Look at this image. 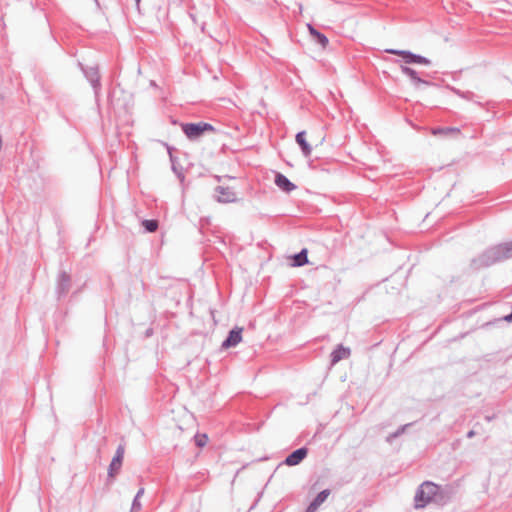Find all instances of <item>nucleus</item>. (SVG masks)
Instances as JSON below:
<instances>
[{"mask_svg": "<svg viewBox=\"0 0 512 512\" xmlns=\"http://www.w3.org/2000/svg\"><path fill=\"white\" fill-rule=\"evenodd\" d=\"M181 129L190 141L199 140L206 133L216 131L212 124L203 121L182 123Z\"/></svg>", "mask_w": 512, "mask_h": 512, "instance_id": "f03ea898", "label": "nucleus"}, {"mask_svg": "<svg viewBox=\"0 0 512 512\" xmlns=\"http://www.w3.org/2000/svg\"><path fill=\"white\" fill-rule=\"evenodd\" d=\"M144 494V488H140L138 492L136 493L133 502H132V510H140L141 509V502L140 497Z\"/></svg>", "mask_w": 512, "mask_h": 512, "instance_id": "a878e982", "label": "nucleus"}, {"mask_svg": "<svg viewBox=\"0 0 512 512\" xmlns=\"http://www.w3.org/2000/svg\"><path fill=\"white\" fill-rule=\"evenodd\" d=\"M134 1L136 2L137 5H139L141 0H134Z\"/></svg>", "mask_w": 512, "mask_h": 512, "instance_id": "473e14b6", "label": "nucleus"}, {"mask_svg": "<svg viewBox=\"0 0 512 512\" xmlns=\"http://www.w3.org/2000/svg\"><path fill=\"white\" fill-rule=\"evenodd\" d=\"M475 431L474 430H470L467 432L466 436L467 438H473L475 436Z\"/></svg>", "mask_w": 512, "mask_h": 512, "instance_id": "cd10ccee", "label": "nucleus"}, {"mask_svg": "<svg viewBox=\"0 0 512 512\" xmlns=\"http://www.w3.org/2000/svg\"><path fill=\"white\" fill-rule=\"evenodd\" d=\"M141 225L146 233H154L159 227V221L156 219H144Z\"/></svg>", "mask_w": 512, "mask_h": 512, "instance_id": "5701e85b", "label": "nucleus"}, {"mask_svg": "<svg viewBox=\"0 0 512 512\" xmlns=\"http://www.w3.org/2000/svg\"><path fill=\"white\" fill-rule=\"evenodd\" d=\"M3 98H4V96L0 93V99H3Z\"/></svg>", "mask_w": 512, "mask_h": 512, "instance_id": "f704fd0d", "label": "nucleus"}, {"mask_svg": "<svg viewBox=\"0 0 512 512\" xmlns=\"http://www.w3.org/2000/svg\"><path fill=\"white\" fill-rule=\"evenodd\" d=\"M495 417H496V416H495V414H493V415H486V416H485V420H486L487 422H491L492 420H494V419H495Z\"/></svg>", "mask_w": 512, "mask_h": 512, "instance_id": "bb28decb", "label": "nucleus"}, {"mask_svg": "<svg viewBox=\"0 0 512 512\" xmlns=\"http://www.w3.org/2000/svg\"><path fill=\"white\" fill-rule=\"evenodd\" d=\"M453 495V487L450 485L441 486L436 492L434 503L438 505H445L448 503Z\"/></svg>", "mask_w": 512, "mask_h": 512, "instance_id": "2eb2a0df", "label": "nucleus"}, {"mask_svg": "<svg viewBox=\"0 0 512 512\" xmlns=\"http://www.w3.org/2000/svg\"><path fill=\"white\" fill-rule=\"evenodd\" d=\"M308 452V448L306 446H302L289 453L281 464L287 466L299 465L307 457Z\"/></svg>", "mask_w": 512, "mask_h": 512, "instance_id": "1a4fd4ad", "label": "nucleus"}, {"mask_svg": "<svg viewBox=\"0 0 512 512\" xmlns=\"http://www.w3.org/2000/svg\"><path fill=\"white\" fill-rule=\"evenodd\" d=\"M201 30H202V32H204V30H205V22L202 23Z\"/></svg>", "mask_w": 512, "mask_h": 512, "instance_id": "c756f323", "label": "nucleus"}, {"mask_svg": "<svg viewBox=\"0 0 512 512\" xmlns=\"http://www.w3.org/2000/svg\"><path fill=\"white\" fill-rule=\"evenodd\" d=\"M215 192L219 194L217 201L222 203H231L236 201V194L230 187L216 186Z\"/></svg>", "mask_w": 512, "mask_h": 512, "instance_id": "4468645a", "label": "nucleus"}, {"mask_svg": "<svg viewBox=\"0 0 512 512\" xmlns=\"http://www.w3.org/2000/svg\"><path fill=\"white\" fill-rule=\"evenodd\" d=\"M191 18L194 22H196V18L193 15H191Z\"/></svg>", "mask_w": 512, "mask_h": 512, "instance_id": "2f4dec72", "label": "nucleus"}, {"mask_svg": "<svg viewBox=\"0 0 512 512\" xmlns=\"http://www.w3.org/2000/svg\"><path fill=\"white\" fill-rule=\"evenodd\" d=\"M295 141L299 145L302 154L305 157H309L311 155V152H312V147H311V145L309 144V142L306 139V132L304 130L303 131H299L296 134Z\"/></svg>", "mask_w": 512, "mask_h": 512, "instance_id": "a211bd4d", "label": "nucleus"}, {"mask_svg": "<svg viewBox=\"0 0 512 512\" xmlns=\"http://www.w3.org/2000/svg\"><path fill=\"white\" fill-rule=\"evenodd\" d=\"M446 87L452 93H454L455 95L459 96L460 98L468 100V101H472L475 104L479 105L480 107L483 106L480 101L476 100L477 98H480V97L478 95H476L474 92H472V91H462V90H460V89H458V88H456L454 86H451V85H447Z\"/></svg>", "mask_w": 512, "mask_h": 512, "instance_id": "dca6fc26", "label": "nucleus"}, {"mask_svg": "<svg viewBox=\"0 0 512 512\" xmlns=\"http://www.w3.org/2000/svg\"><path fill=\"white\" fill-rule=\"evenodd\" d=\"M274 183L280 190L285 193H290L297 188L293 182H291L284 174L280 172L275 173Z\"/></svg>", "mask_w": 512, "mask_h": 512, "instance_id": "f8f14e48", "label": "nucleus"}, {"mask_svg": "<svg viewBox=\"0 0 512 512\" xmlns=\"http://www.w3.org/2000/svg\"><path fill=\"white\" fill-rule=\"evenodd\" d=\"M299 10H300V12L302 11V5L301 4H299Z\"/></svg>", "mask_w": 512, "mask_h": 512, "instance_id": "72a5a7b5", "label": "nucleus"}, {"mask_svg": "<svg viewBox=\"0 0 512 512\" xmlns=\"http://www.w3.org/2000/svg\"><path fill=\"white\" fill-rule=\"evenodd\" d=\"M431 134L434 136L447 137L449 135L460 134L458 127H434L431 129Z\"/></svg>", "mask_w": 512, "mask_h": 512, "instance_id": "aec40b11", "label": "nucleus"}, {"mask_svg": "<svg viewBox=\"0 0 512 512\" xmlns=\"http://www.w3.org/2000/svg\"><path fill=\"white\" fill-rule=\"evenodd\" d=\"M386 53L400 56L405 64H420L429 66L431 64V60L425 56L420 54H416L410 50H401V49H386Z\"/></svg>", "mask_w": 512, "mask_h": 512, "instance_id": "20e7f679", "label": "nucleus"}, {"mask_svg": "<svg viewBox=\"0 0 512 512\" xmlns=\"http://www.w3.org/2000/svg\"><path fill=\"white\" fill-rule=\"evenodd\" d=\"M256 504H257V501H255V503L250 507V510H251V509H254V507L256 506Z\"/></svg>", "mask_w": 512, "mask_h": 512, "instance_id": "7c9ffc66", "label": "nucleus"}, {"mask_svg": "<svg viewBox=\"0 0 512 512\" xmlns=\"http://www.w3.org/2000/svg\"><path fill=\"white\" fill-rule=\"evenodd\" d=\"M422 488H425V494L429 503L434 502L436 492L440 489V485H437L431 481H425L422 483Z\"/></svg>", "mask_w": 512, "mask_h": 512, "instance_id": "4be33fe9", "label": "nucleus"}, {"mask_svg": "<svg viewBox=\"0 0 512 512\" xmlns=\"http://www.w3.org/2000/svg\"><path fill=\"white\" fill-rule=\"evenodd\" d=\"M350 355L351 350L349 347H346L343 344H338L330 354L331 365H335L339 361L349 358Z\"/></svg>", "mask_w": 512, "mask_h": 512, "instance_id": "9d476101", "label": "nucleus"}, {"mask_svg": "<svg viewBox=\"0 0 512 512\" xmlns=\"http://www.w3.org/2000/svg\"><path fill=\"white\" fill-rule=\"evenodd\" d=\"M243 328L235 326L232 328L226 338L222 341L221 349L227 350L229 348L236 347L242 341Z\"/></svg>", "mask_w": 512, "mask_h": 512, "instance_id": "0eeeda50", "label": "nucleus"}, {"mask_svg": "<svg viewBox=\"0 0 512 512\" xmlns=\"http://www.w3.org/2000/svg\"><path fill=\"white\" fill-rule=\"evenodd\" d=\"M293 267H301L308 263V251L303 248L300 252L295 253L291 257Z\"/></svg>", "mask_w": 512, "mask_h": 512, "instance_id": "412c9836", "label": "nucleus"}, {"mask_svg": "<svg viewBox=\"0 0 512 512\" xmlns=\"http://www.w3.org/2000/svg\"><path fill=\"white\" fill-rule=\"evenodd\" d=\"M195 445L199 448L204 447L208 442V436L205 433H197L194 436Z\"/></svg>", "mask_w": 512, "mask_h": 512, "instance_id": "393cba45", "label": "nucleus"}, {"mask_svg": "<svg viewBox=\"0 0 512 512\" xmlns=\"http://www.w3.org/2000/svg\"><path fill=\"white\" fill-rule=\"evenodd\" d=\"M510 258H512V241L498 243L488 246L474 256L469 262L468 269L473 273L479 272Z\"/></svg>", "mask_w": 512, "mask_h": 512, "instance_id": "f257e3e1", "label": "nucleus"}, {"mask_svg": "<svg viewBox=\"0 0 512 512\" xmlns=\"http://www.w3.org/2000/svg\"><path fill=\"white\" fill-rule=\"evenodd\" d=\"M412 425H413V423H407V424L401 425L400 427H398V429H397L395 432H393V433L389 434V435L386 437V441H387L388 443H392V441H393L395 438H397V437L401 436V435L406 431V429H407L408 427L412 426Z\"/></svg>", "mask_w": 512, "mask_h": 512, "instance_id": "b1692460", "label": "nucleus"}, {"mask_svg": "<svg viewBox=\"0 0 512 512\" xmlns=\"http://www.w3.org/2000/svg\"><path fill=\"white\" fill-rule=\"evenodd\" d=\"M166 147H167L169 159L171 162V169L174 172V174L177 176V178L181 182H183L185 179L184 170H183V167L179 164L178 158L173 154V151L175 150V148L172 146H169L168 144H166Z\"/></svg>", "mask_w": 512, "mask_h": 512, "instance_id": "9b49d317", "label": "nucleus"}, {"mask_svg": "<svg viewBox=\"0 0 512 512\" xmlns=\"http://www.w3.org/2000/svg\"><path fill=\"white\" fill-rule=\"evenodd\" d=\"M124 454H125V445L119 444L115 451V454L108 466L107 484L112 483L113 480L115 479V477L119 474V472L122 468Z\"/></svg>", "mask_w": 512, "mask_h": 512, "instance_id": "39448f33", "label": "nucleus"}, {"mask_svg": "<svg viewBox=\"0 0 512 512\" xmlns=\"http://www.w3.org/2000/svg\"><path fill=\"white\" fill-rule=\"evenodd\" d=\"M401 72L410 78L411 83L415 88H419L420 85L434 86L435 84L431 81L422 79L418 72L408 65H400Z\"/></svg>", "mask_w": 512, "mask_h": 512, "instance_id": "6e6552de", "label": "nucleus"}, {"mask_svg": "<svg viewBox=\"0 0 512 512\" xmlns=\"http://www.w3.org/2000/svg\"><path fill=\"white\" fill-rule=\"evenodd\" d=\"M71 287V276L64 270H61L57 277L56 294L58 299L65 297Z\"/></svg>", "mask_w": 512, "mask_h": 512, "instance_id": "423d86ee", "label": "nucleus"}, {"mask_svg": "<svg viewBox=\"0 0 512 512\" xmlns=\"http://www.w3.org/2000/svg\"><path fill=\"white\" fill-rule=\"evenodd\" d=\"M153 334V330L152 329H147L146 330V336H151Z\"/></svg>", "mask_w": 512, "mask_h": 512, "instance_id": "c85d7f7f", "label": "nucleus"}, {"mask_svg": "<svg viewBox=\"0 0 512 512\" xmlns=\"http://www.w3.org/2000/svg\"><path fill=\"white\" fill-rule=\"evenodd\" d=\"M307 28H308L309 34L311 35V37L315 43L320 45L322 48H325L328 45L329 40L325 34H323L321 31L316 29L310 23L307 24Z\"/></svg>", "mask_w": 512, "mask_h": 512, "instance_id": "f3484780", "label": "nucleus"}, {"mask_svg": "<svg viewBox=\"0 0 512 512\" xmlns=\"http://www.w3.org/2000/svg\"><path fill=\"white\" fill-rule=\"evenodd\" d=\"M79 67L83 72L85 78L89 81L92 86L95 101L97 105H99L100 99V91H101V78L99 73V68L97 65L94 66H86L82 63H79Z\"/></svg>", "mask_w": 512, "mask_h": 512, "instance_id": "7ed1b4c3", "label": "nucleus"}, {"mask_svg": "<svg viewBox=\"0 0 512 512\" xmlns=\"http://www.w3.org/2000/svg\"><path fill=\"white\" fill-rule=\"evenodd\" d=\"M330 494V489H324L320 491L308 504L304 512H316L317 509L327 500Z\"/></svg>", "mask_w": 512, "mask_h": 512, "instance_id": "ddd939ff", "label": "nucleus"}, {"mask_svg": "<svg viewBox=\"0 0 512 512\" xmlns=\"http://www.w3.org/2000/svg\"><path fill=\"white\" fill-rule=\"evenodd\" d=\"M414 502H415V508H424L429 504V500L426 497L425 494V488H422V484L418 487L416 490L415 496H414Z\"/></svg>", "mask_w": 512, "mask_h": 512, "instance_id": "6ab92c4d", "label": "nucleus"}]
</instances>
